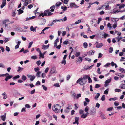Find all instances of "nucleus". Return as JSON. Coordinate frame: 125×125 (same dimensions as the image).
I'll return each instance as SVG.
<instances>
[{
    "label": "nucleus",
    "instance_id": "obj_1",
    "mask_svg": "<svg viewBox=\"0 0 125 125\" xmlns=\"http://www.w3.org/2000/svg\"><path fill=\"white\" fill-rule=\"evenodd\" d=\"M61 106L58 104H56V105H53L52 109L53 111L56 113H58L60 112V109Z\"/></svg>",
    "mask_w": 125,
    "mask_h": 125
},
{
    "label": "nucleus",
    "instance_id": "obj_2",
    "mask_svg": "<svg viewBox=\"0 0 125 125\" xmlns=\"http://www.w3.org/2000/svg\"><path fill=\"white\" fill-rule=\"evenodd\" d=\"M86 82L87 81L83 80L82 77L79 78L76 81V83H79L81 85H84L86 84Z\"/></svg>",
    "mask_w": 125,
    "mask_h": 125
},
{
    "label": "nucleus",
    "instance_id": "obj_3",
    "mask_svg": "<svg viewBox=\"0 0 125 125\" xmlns=\"http://www.w3.org/2000/svg\"><path fill=\"white\" fill-rule=\"evenodd\" d=\"M95 44L96 45V47L98 48H101L103 45V44L102 43H98L97 42H96L95 43Z\"/></svg>",
    "mask_w": 125,
    "mask_h": 125
},
{
    "label": "nucleus",
    "instance_id": "obj_4",
    "mask_svg": "<svg viewBox=\"0 0 125 125\" xmlns=\"http://www.w3.org/2000/svg\"><path fill=\"white\" fill-rule=\"evenodd\" d=\"M89 113L88 112H87L85 114H83L81 115V117L83 118H86L87 116L88 115Z\"/></svg>",
    "mask_w": 125,
    "mask_h": 125
},
{
    "label": "nucleus",
    "instance_id": "obj_5",
    "mask_svg": "<svg viewBox=\"0 0 125 125\" xmlns=\"http://www.w3.org/2000/svg\"><path fill=\"white\" fill-rule=\"evenodd\" d=\"M115 1L114 0L109 1H107L106 3H105L104 4V5H109V4H110L113 3H115Z\"/></svg>",
    "mask_w": 125,
    "mask_h": 125
},
{
    "label": "nucleus",
    "instance_id": "obj_6",
    "mask_svg": "<svg viewBox=\"0 0 125 125\" xmlns=\"http://www.w3.org/2000/svg\"><path fill=\"white\" fill-rule=\"evenodd\" d=\"M48 10L46 11L45 13L47 14V16H50L52 15L53 13L50 12V10L49 9H48L45 10Z\"/></svg>",
    "mask_w": 125,
    "mask_h": 125
},
{
    "label": "nucleus",
    "instance_id": "obj_7",
    "mask_svg": "<svg viewBox=\"0 0 125 125\" xmlns=\"http://www.w3.org/2000/svg\"><path fill=\"white\" fill-rule=\"evenodd\" d=\"M79 117H76L75 118V122L73 123V124H76L77 125L79 124L78 121L79 120Z\"/></svg>",
    "mask_w": 125,
    "mask_h": 125
},
{
    "label": "nucleus",
    "instance_id": "obj_8",
    "mask_svg": "<svg viewBox=\"0 0 125 125\" xmlns=\"http://www.w3.org/2000/svg\"><path fill=\"white\" fill-rule=\"evenodd\" d=\"M50 72L52 74L57 73V72H56L55 69L54 67H52L51 69Z\"/></svg>",
    "mask_w": 125,
    "mask_h": 125
},
{
    "label": "nucleus",
    "instance_id": "obj_9",
    "mask_svg": "<svg viewBox=\"0 0 125 125\" xmlns=\"http://www.w3.org/2000/svg\"><path fill=\"white\" fill-rule=\"evenodd\" d=\"M6 0H3L2 2V4L1 5V8L2 9L6 5Z\"/></svg>",
    "mask_w": 125,
    "mask_h": 125
},
{
    "label": "nucleus",
    "instance_id": "obj_10",
    "mask_svg": "<svg viewBox=\"0 0 125 125\" xmlns=\"http://www.w3.org/2000/svg\"><path fill=\"white\" fill-rule=\"evenodd\" d=\"M111 81V79H108L106 80L105 82V86L106 87L108 85V84L110 83Z\"/></svg>",
    "mask_w": 125,
    "mask_h": 125
},
{
    "label": "nucleus",
    "instance_id": "obj_11",
    "mask_svg": "<svg viewBox=\"0 0 125 125\" xmlns=\"http://www.w3.org/2000/svg\"><path fill=\"white\" fill-rule=\"evenodd\" d=\"M82 61V57H79L77 60V63H80Z\"/></svg>",
    "mask_w": 125,
    "mask_h": 125
},
{
    "label": "nucleus",
    "instance_id": "obj_12",
    "mask_svg": "<svg viewBox=\"0 0 125 125\" xmlns=\"http://www.w3.org/2000/svg\"><path fill=\"white\" fill-rule=\"evenodd\" d=\"M71 95L75 99L76 94L74 91H72L71 92Z\"/></svg>",
    "mask_w": 125,
    "mask_h": 125
},
{
    "label": "nucleus",
    "instance_id": "obj_13",
    "mask_svg": "<svg viewBox=\"0 0 125 125\" xmlns=\"http://www.w3.org/2000/svg\"><path fill=\"white\" fill-rule=\"evenodd\" d=\"M47 11V10H45L44 11V13H41V14H40L39 15V16L40 17L41 16H42V17H43L44 16H47V14L45 13V12H46V11Z\"/></svg>",
    "mask_w": 125,
    "mask_h": 125
},
{
    "label": "nucleus",
    "instance_id": "obj_14",
    "mask_svg": "<svg viewBox=\"0 0 125 125\" xmlns=\"http://www.w3.org/2000/svg\"><path fill=\"white\" fill-rule=\"evenodd\" d=\"M6 113H5L4 115L2 116H1V118L2 119V120L3 121H4L6 119Z\"/></svg>",
    "mask_w": 125,
    "mask_h": 125
},
{
    "label": "nucleus",
    "instance_id": "obj_15",
    "mask_svg": "<svg viewBox=\"0 0 125 125\" xmlns=\"http://www.w3.org/2000/svg\"><path fill=\"white\" fill-rule=\"evenodd\" d=\"M49 46V44H48L47 45H42V49L44 50H46L48 48Z\"/></svg>",
    "mask_w": 125,
    "mask_h": 125
},
{
    "label": "nucleus",
    "instance_id": "obj_16",
    "mask_svg": "<svg viewBox=\"0 0 125 125\" xmlns=\"http://www.w3.org/2000/svg\"><path fill=\"white\" fill-rule=\"evenodd\" d=\"M95 51L93 50H90L88 54L89 55H93Z\"/></svg>",
    "mask_w": 125,
    "mask_h": 125
},
{
    "label": "nucleus",
    "instance_id": "obj_17",
    "mask_svg": "<svg viewBox=\"0 0 125 125\" xmlns=\"http://www.w3.org/2000/svg\"><path fill=\"white\" fill-rule=\"evenodd\" d=\"M100 115L101 118L103 119H104L106 118V117L104 116V115L101 112L100 113Z\"/></svg>",
    "mask_w": 125,
    "mask_h": 125
},
{
    "label": "nucleus",
    "instance_id": "obj_18",
    "mask_svg": "<svg viewBox=\"0 0 125 125\" xmlns=\"http://www.w3.org/2000/svg\"><path fill=\"white\" fill-rule=\"evenodd\" d=\"M2 95L3 96V98L4 99H5L7 98V95L6 92H4L2 94Z\"/></svg>",
    "mask_w": 125,
    "mask_h": 125
},
{
    "label": "nucleus",
    "instance_id": "obj_19",
    "mask_svg": "<svg viewBox=\"0 0 125 125\" xmlns=\"http://www.w3.org/2000/svg\"><path fill=\"white\" fill-rule=\"evenodd\" d=\"M30 30L31 31H32L33 32H36V30L34 28L33 26H31L30 28Z\"/></svg>",
    "mask_w": 125,
    "mask_h": 125
},
{
    "label": "nucleus",
    "instance_id": "obj_20",
    "mask_svg": "<svg viewBox=\"0 0 125 125\" xmlns=\"http://www.w3.org/2000/svg\"><path fill=\"white\" fill-rule=\"evenodd\" d=\"M59 39L58 38L54 41V47L56 46L57 45V43L59 42Z\"/></svg>",
    "mask_w": 125,
    "mask_h": 125
},
{
    "label": "nucleus",
    "instance_id": "obj_21",
    "mask_svg": "<svg viewBox=\"0 0 125 125\" xmlns=\"http://www.w3.org/2000/svg\"><path fill=\"white\" fill-rule=\"evenodd\" d=\"M89 76L88 75H85L83 76V78H82V79H83V80L87 81L86 79H88Z\"/></svg>",
    "mask_w": 125,
    "mask_h": 125
},
{
    "label": "nucleus",
    "instance_id": "obj_22",
    "mask_svg": "<svg viewBox=\"0 0 125 125\" xmlns=\"http://www.w3.org/2000/svg\"><path fill=\"white\" fill-rule=\"evenodd\" d=\"M119 88L122 89H124L125 88V84H121L119 86Z\"/></svg>",
    "mask_w": 125,
    "mask_h": 125
},
{
    "label": "nucleus",
    "instance_id": "obj_23",
    "mask_svg": "<svg viewBox=\"0 0 125 125\" xmlns=\"http://www.w3.org/2000/svg\"><path fill=\"white\" fill-rule=\"evenodd\" d=\"M55 5H53L52 6H51L50 7V9L51 10H50V11L52 12H53L54 11V9H55Z\"/></svg>",
    "mask_w": 125,
    "mask_h": 125
},
{
    "label": "nucleus",
    "instance_id": "obj_24",
    "mask_svg": "<svg viewBox=\"0 0 125 125\" xmlns=\"http://www.w3.org/2000/svg\"><path fill=\"white\" fill-rule=\"evenodd\" d=\"M23 69V68H21L19 66L18 67V69L17 70V71L18 72H20L22 71Z\"/></svg>",
    "mask_w": 125,
    "mask_h": 125
},
{
    "label": "nucleus",
    "instance_id": "obj_25",
    "mask_svg": "<svg viewBox=\"0 0 125 125\" xmlns=\"http://www.w3.org/2000/svg\"><path fill=\"white\" fill-rule=\"evenodd\" d=\"M72 105L69 104H67V108L68 109H71L72 108Z\"/></svg>",
    "mask_w": 125,
    "mask_h": 125
},
{
    "label": "nucleus",
    "instance_id": "obj_26",
    "mask_svg": "<svg viewBox=\"0 0 125 125\" xmlns=\"http://www.w3.org/2000/svg\"><path fill=\"white\" fill-rule=\"evenodd\" d=\"M119 70L122 73H125V70L123 68H121L119 69Z\"/></svg>",
    "mask_w": 125,
    "mask_h": 125
},
{
    "label": "nucleus",
    "instance_id": "obj_27",
    "mask_svg": "<svg viewBox=\"0 0 125 125\" xmlns=\"http://www.w3.org/2000/svg\"><path fill=\"white\" fill-rule=\"evenodd\" d=\"M63 20V19H59V20H57V19H55V20H54L53 21V22H54V23H56L58 21H62Z\"/></svg>",
    "mask_w": 125,
    "mask_h": 125
},
{
    "label": "nucleus",
    "instance_id": "obj_28",
    "mask_svg": "<svg viewBox=\"0 0 125 125\" xmlns=\"http://www.w3.org/2000/svg\"><path fill=\"white\" fill-rule=\"evenodd\" d=\"M61 8L62 9H63V10L64 11H65L67 9V7L66 6L63 7L62 6L61 7Z\"/></svg>",
    "mask_w": 125,
    "mask_h": 125
},
{
    "label": "nucleus",
    "instance_id": "obj_29",
    "mask_svg": "<svg viewBox=\"0 0 125 125\" xmlns=\"http://www.w3.org/2000/svg\"><path fill=\"white\" fill-rule=\"evenodd\" d=\"M9 20L8 19H5L2 22L3 24H5L7 22H9Z\"/></svg>",
    "mask_w": 125,
    "mask_h": 125
},
{
    "label": "nucleus",
    "instance_id": "obj_30",
    "mask_svg": "<svg viewBox=\"0 0 125 125\" xmlns=\"http://www.w3.org/2000/svg\"><path fill=\"white\" fill-rule=\"evenodd\" d=\"M95 111H93L92 110H90V114L91 115H94L95 114Z\"/></svg>",
    "mask_w": 125,
    "mask_h": 125
},
{
    "label": "nucleus",
    "instance_id": "obj_31",
    "mask_svg": "<svg viewBox=\"0 0 125 125\" xmlns=\"http://www.w3.org/2000/svg\"><path fill=\"white\" fill-rule=\"evenodd\" d=\"M35 76L34 75L32 76L30 78V80L31 81H32L35 78Z\"/></svg>",
    "mask_w": 125,
    "mask_h": 125
},
{
    "label": "nucleus",
    "instance_id": "obj_32",
    "mask_svg": "<svg viewBox=\"0 0 125 125\" xmlns=\"http://www.w3.org/2000/svg\"><path fill=\"white\" fill-rule=\"evenodd\" d=\"M41 73L40 71H38L37 73L36 74V76L38 77H40V74Z\"/></svg>",
    "mask_w": 125,
    "mask_h": 125
},
{
    "label": "nucleus",
    "instance_id": "obj_33",
    "mask_svg": "<svg viewBox=\"0 0 125 125\" xmlns=\"http://www.w3.org/2000/svg\"><path fill=\"white\" fill-rule=\"evenodd\" d=\"M10 38H4V42L5 43L7 42L9 40Z\"/></svg>",
    "mask_w": 125,
    "mask_h": 125
},
{
    "label": "nucleus",
    "instance_id": "obj_34",
    "mask_svg": "<svg viewBox=\"0 0 125 125\" xmlns=\"http://www.w3.org/2000/svg\"><path fill=\"white\" fill-rule=\"evenodd\" d=\"M33 41L31 42H30L29 43V46L28 47V48H30L31 47V46L33 44Z\"/></svg>",
    "mask_w": 125,
    "mask_h": 125
},
{
    "label": "nucleus",
    "instance_id": "obj_35",
    "mask_svg": "<svg viewBox=\"0 0 125 125\" xmlns=\"http://www.w3.org/2000/svg\"><path fill=\"white\" fill-rule=\"evenodd\" d=\"M81 96V95L80 94H77V95H76V97L75 98V99H78Z\"/></svg>",
    "mask_w": 125,
    "mask_h": 125
},
{
    "label": "nucleus",
    "instance_id": "obj_36",
    "mask_svg": "<svg viewBox=\"0 0 125 125\" xmlns=\"http://www.w3.org/2000/svg\"><path fill=\"white\" fill-rule=\"evenodd\" d=\"M83 46L85 48H87L88 46V44L86 42H84L83 44Z\"/></svg>",
    "mask_w": 125,
    "mask_h": 125
},
{
    "label": "nucleus",
    "instance_id": "obj_37",
    "mask_svg": "<svg viewBox=\"0 0 125 125\" xmlns=\"http://www.w3.org/2000/svg\"><path fill=\"white\" fill-rule=\"evenodd\" d=\"M0 67L4 68H5V66L3 63H0Z\"/></svg>",
    "mask_w": 125,
    "mask_h": 125
},
{
    "label": "nucleus",
    "instance_id": "obj_38",
    "mask_svg": "<svg viewBox=\"0 0 125 125\" xmlns=\"http://www.w3.org/2000/svg\"><path fill=\"white\" fill-rule=\"evenodd\" d=\"M18 11V12L20 14L22 13L23 12V11L21 10V9H19Z\"/></svg>",
    "mask_w": 125,
    "mask_h": 125
},
{
    "label": "nucleus",
    "instance_id": "obj_39",
    "mask_svg": "<svg viewBox=\"0 0 125 125\" xmlns=\"http://www.w3.org/2000/svg\"><path fill=\"white\" fill-rule=\"evenodd\" d=\"M109 91V89H107L104 92V94H107L108 93Z\"/></svg>",
    "mask_w": 125,
    "mask_h": 125
},
{
    "label": "nucleus",
    "instance_id": "obj_40",
    "mask_svg": "<svg viewBox=\"0 0 125 125\" xmlns=\"http://www.w3.org/2000/svg\"><path fill=\"white\" fill-rule=\"evenodd\" d=\"M113 48L112 47H110L109 48V52L110 53H112V52L113 51Z\"/></svg>",
    "mask_w": 125,
    "mask_h": 125
},
{
    "label": "nucleus",
    "instance_id": "obj_41",
    "mask_svg": "<svg viewBox=\"0 0 125 125\" xmlns=\"http://www.w3.org/2000/svg\"><path fill=\"white\" fill-rule=\"evenodd\" d=\"M125 6V5L124 4H121L120 5V6H119V8L120 9H121L122 8H124V7Z\"/></svg>",
    "mask_w": 125,
    "mask_h": 125
},
{
    "label": "nucleus",
    "instance_id": "obj_42",
    "mask_svg": "<svg viewBox=\"0 0 125 125\" xmlns=\"http://www.w3.org/2000/svg\"><path fill=\"white\" fill-rule=\"evenodd\" d=\"M66 61L65 60H63L61 62V64H64L65 65L66 64Z\"/></svg>",
    "mask_w": 125,
    "mask_h": 125
},
{
    "label": "nucleus",
    "instance_id": "obj_43",
    "mask_svg": "<svg viewBox=\"0 0 125 125\" xmlns=\"http://www.w3.org/2000/svg\"><path fill=\"white\" fill-rule=\"evenodd\" d=\"M89 107L88 106H86L85 108V109H84L85 111V112H86V113H87V112H88V111H89Z\"/></svg>",
    "mask_w": 125,
    "mask_h": 125
},
{
    "label": "nucleus",
    "instance_id": "obj_44",
    "mask_svg": "<svg viewBox=\"0 0 125 125\" xmlns=\"http://www.w3.org/2000/svg\"><path fill=\"white\" fill-rule=\"evenodd\" d=\"M75 4L74 3H71L70 4V6L71 7H74Z\"/></svg>",
    "mask_w": 125,
    "mask_h": 125
},
{
    "label": "nucleus",
    "instance_id": "obj_45",
    "mask_svg": "<svg viewBox=\"0 0 125 125\" xmlns=\"http://www.w3.org/2000/svg\"><path fill=\"white\" fill-rule=\"evenodd\" d=\"M105 95H103L101 97V100L102 101H104L105 100Z\"/></svg>",
    "mask_w": 125,
    "mask_h": 125
},
{
    "label": "nucleus",
    "instance_id": "obj_46",
    "mask_svg": "<svg viewBox=\"0 0 125 125\" xmlns=\"http://www.w3.org/2000/svg\"><path fill=\"white\" fill-rule=\"evenodd\" d=\"M27 79L25 75H23L22 76V79L24 81L25 80Z\"/></svg>",
    "mask_w": 125,
    "mask_h": 125
},
{
    "label": "nucleus",
    "instance_id": "obj_47",
    "mask_svg": "<svg viewBox=\"0 0 125 125\" xmlns=\"http://www.w3.org/2000/svg\"><path fill=\"white\" fill-rule=\"evenodd\" d=\"M114 105L116 106H117L119 105V103L118 102L115 101L114 103Z\"/></svg>",
    "mask_w": 125,
    "mask_h": 125
},
{
    "label": "nucleus",
    "instance_id": "obj_48",
    "mask_svg": "<svg viewBox=\"0 0 125 125\" xmlns=\"http://www.w3.org/2000/svg\"><path fill=\"white\" fill-rule=\"evenodd\" d=\"M100 94L99 93H98L97 94V95H96L95 97V99H97L98 98L99 96H100Z\"/></svg>",
    "mask_w": 125,
    "mask_h": 125
},
{
    "label": "nucleus",
    "instance_id": "obj_49",
    "mask_svg": "<svg viewBox=\"0 0 125 125\" xmlns=\"http://www.w3.org/2000/svg\"><path fill=\"white\" fill-rule=\"evenodd\" d=\"M80 54V52H76L75 54V57H77L79 56Z\"/></svg>",
    "mask_w": 125,
    "mask_h": 125
},
{
    "label": "nucleus",
    "instance_id": "obj_50",
    "mask_svg": "<svg viewBox=\"0 0 125 125\" xmlns=\"http://www.w3.org/2000/svg\"><path fill=\"white\" fill-rule=\"evenodd\" d=\"M117 75L121 77V78H123L124 77V75L121 74V73H118Z\"/></svg>",
    "mask_w": 125,
    "mask_h": 125
},
{
    "label": "nucleus",
    "instance_id": "obj_51",
    "mask_svg": "<svg viewBox=\"0 0 125 125\" xmlns=\"http://www.w3.org/2000/svg\"><path fill=\"white\" fill-rule=\"evenodd\" d=\"M61 2H59L56 3L55 5L56 6H59L61 5Z\"/></svg>",
    "mask_w": 125,
    "mask_h": 125
},
{
    "label": "nucleus",
    "instance_id": "obj_52",
    "mask_svg": "<svg viewBox=\"0 0 125 125\" xmlns=\"http://www.w3.org/2000/svg\"><path fill=\"white\" fill-rule=\"evenodd\" d=\"M107 26L108 27L110 28V29H111L112 27L111 26V25L110 23H108L107 24Z\"/></svg>",
    "mask_w": 125,
    "mask_h": 125
},
{
    "label": "nucleus",
    "instance_id": "obj_53",
    "mask_svg": "<svg viewBox=\"0 0 125 125\" xmlns=\"http://www.w3.org/2000/svg\"><path fill=\"white\" fill-rule=\"evenodd\" d=\"M36 63L38 66L40 65L41 63V62L40 60H39L36 62Z\"/></svg>",
    "mask_w": 125,
    "mask_h": 125
},
{
    "label": "nucleus",
    "instance_id": "obj_54",
    "mask_svg": "<svg viewBox=\"0 0 125 125\" xmlns=\"http://www.w3.org/2000/svg\"><path fill=\"white\" fill-rule=\"evenodd\" d=\"M117 98L116 97H115L114 98H110L109 99V100L111 101L112 100L115 101L117 99Z\"/></svg>",
    "mask_w": 125,
    "mask_h": 125
},
{
    "label": "nucleus",
    "instance_id": "obj_55",
    "mask_svg": "<svg viewBox=\"0 0 125 125\" xmlns=\"http://www.w3.org/2000/svg\"><path fill=\"white\" fill-rule=\"evenodd\" d=\"M19 77H20L19 75H16V76H15V77H13V79L14 80L15 79L19 78Z\"/></svg>",
    "mask_w": 125,
    "mask_h": 125
},
{
    "label": "nucleus",
    "instance_id": "obj_56",
    "mask_svg": "<svg viewBox=\"0 0 125 125\" xmlns=\"http://www.w3.org/2000/svg\"><path fill=\"white\" fill-rule=\"evenodd\" d=\"M81 22V20H78V21H76L75 22V24H77L79 23H80Z\"/></svg>",
    "mask_w": 125,
    "mask_h": 125
},
{
    "label": "nucleus",
    "instance_id": "obj_57",
    "mask_svg": "<svg viewBox=\"0 0 125 125\" xmlns=\"http://www.w3.org/2000/svg\"><path fill=\"white\" fill-rule=\"evenodd\" d=\"M84 111L83 110H80L79 111V113L80 114H83Z\"/></svg>",
    "mask_w": 125,
    "mask_h": 125
},
{
    "label": "nucleus",
    "instance_id": "obj_58",
    "mask_svg": "<svg viewBox=\"0 0 125 125\" xmlns=\"http://www.w3.org/2000/svg\"><path fill=\"white\" fill-rule=\"evenodd\" d=\"M91 31L90 30V28L89 27H88V30L87 31V33H90L91 32Z\"/></svg>",
    "mask_w": 125,
    "mask_h": 125
},
{
    "label": "nucleus",
    "instance_id": "obj_59",
    "mask_svg": "<svg viewBox=\"0 0 125 125\" xmlns=\"http://www.w3.org/2000/svg\"><path fill=\"white\" fill-rule=\"evenodd\" d=\"M121 90L119 89H116L115 90V91L116 92H119L120 91H121Z\"/></svg>",
    "mask_w": 125,
    "mask_h": 125
},
{
    "label": "nucleus",
    "instance_id": "obj_60",
    "mask_svg": "<svg viewBox=\"0 0 125 125\" xmlns=\"http://www.w3.org/2000/svg\"><path fill=\"white\" fill-rule=\"evenodd\" d=\"M8 76H6V77L8 79H10L12 77V75H10L9 74L8 75H7Z\"/></svg>",
    "mask_w": 125,
    "mask_h": 125
},
{
    "label": "nucleus",
    "instance_id": "obj_61",
    "mask_svg": "<svg viewBox=\"0 0 125 125\" xmlns=\"http://www.w3.org/2000/svg\"><path fill=\"white\" fill-rule=\"evenodd\" d=\"M117 23H116L115 24H114L113 26H112V27H113V28H114V29H115V28H116V27H117Z\"/></svg>",
    "mask_w": 125,
    "mask_h": 125
},
{
    "label": "nucleus",
    "instance_id": "obj_62",
    "mask_svg": "<svg viewBox=\"0 0 125 125\" xmlns=\"http://www.w3.org/2000/svg\"><path fill=\"white\" fill-rule=\"evenodd\" d=\"M43 89L45 91H46L47 90V87H46L44 85H42V86Z\"/></svg>",
    "mask_w": 125,
    "mask_h": 125
},
{
    "label": "nucleus",
    "instance_id": "obj_63",
    "mask_svg": "<svg viewBox=\"0 0 125 125\" xmlns=\"http://www.w3.org/2000/svg\"><path fill=\"white\" fill-rule=\"evenodd\" d=\"M110 64V63H108L104 65V67H105L107 68Z\"/></svg>",
    "mask_w": 125,
    "mask_h": 125
},
{
    "label": "nucleus",
    "instance_id": "obj_64",
    "mask_svg": "<svg viewBox=\"0 0 125 125\" xmlns=\"http://www.w3.org/2000/svg\"><path fill=\"white\" fill-rule=\"evenodd\" d=\"M88 82L89 83H91L92 82V80L91 79V78H90V77L89 76L88 78Z\"/></svg>",
    "mask_w": 125,
    "mask_h": 125
}]
</instances>
